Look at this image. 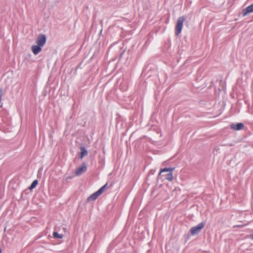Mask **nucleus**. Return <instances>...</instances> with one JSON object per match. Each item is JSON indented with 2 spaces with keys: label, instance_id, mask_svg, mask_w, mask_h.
Wrapping results in <instances>:
<instances>
[{
  "label": "nucleus",
  "instance_id": "nucleus-13",
  "mask_svg": "<svg viewBox=\"0 0 253 253\" xmlns=\"http://www.w3.org/2000/svg\"><path fill=\"white\" fill-rule=\"evenodd\" d=\"M2 96V92L1 90H0V103H1V101Z\"/></svg>",
  "mask_w": 253,
  "mask_h": 253
},
{
  "label": "nucleus",
  "instance_id": "nucleus-3",
  "mask_svg": "<svg viewBox=\"0 0 253 253\" xmlns=\"http://www.w3.org/2000/svg\"><path fill=\"white\" fill-rule=\"evenodd\" d=\"M174 169V168H164L161 170L159 175H161V173L163 172H169L166 174L162 175V176L164 177V179L171 181L172 180L173 178L172 171Z\"/></svg>",
  "mask_w": 253,
  "mask_h": 253
},
{
  "label": "nucleus",
  "instance_id": "nucleus-7",
  "mask_svg": "<svg viewBox=\"0 0 253 253\" xmlns=\"http://www.w3.org/2000/svg\"><path fill=\"white\" fill-rule=\"evenodd\" d=\"M31 50L32 52V53L35 55H36L38 54L41 51H42V47H40L39 46L34 44L31 46Z\"/></svg>",
  "mask_w": 253,
  "mask_h": 253
},
{
  "label": "nucleus",
  "instance_id": "nucleus-1",
  "mask_svg": "<svg viewBox=\"0 0 253 253\" xmlns=\"http://www.w3.org/2000/svg\"><path fill=\"white\" fill-rule=\"evenodd\" d=\"M108 189H109V186H108L107 183H106L97 191L89 196L87 199V202H90L95 201L100 195H101V194L104 192Z\"/></svg>",
  "mask_w": 253,
  "mask_h": 253
},
{
  "label": "nucleus",
  "instance_id": "nucleus-14",
  "mask_svg": "<svg viewBox=\"0 0 253 253\" xmlns=\"http://www.w3.org/2000/svg\"><path fill=\"white\" fill-rule=\"evenodd\" d=\"M242 226H243L242 225H236V226H234L233 227H242Z\"/></svg>",
  "mask_w": 253,
  "mask_h": 253
},
{
  "label": "nucleus",
  "instance_id": "nucleus-12",
  "mask_svg": "<svg viewBox=\"0 0 253 253\" xmlns=\"http://www.w3.org/2000/svg\"><path fill=\"white\" fill-rule=\"evenodd\" d=\"M53 236L54 237V238H59V239H61L63 238V235H61V234H58L57 232H53Z\"/></svg>",
  "mask_w": 253,
  "mask_h": 253
},
{
  "label": "nucleus",
  "instance_id": "nucleus-6",
  "mask_svg": "<svg viewBox=\"0 0 253 253\" xmlns=\"http://www.w3.org/2000/svg\"><path fill=\"white\" fill-rule=\"evenodd\" d=\"M87 169V167L84 163H83L81 166L78 167L75 170V174L77 175H80L84 172Z\"/></svg>",
  "mask_w": 253,
  "mask_h": 253
},
{
  "label": "nucleus",
  "instance_id": "nucleus-8",
  "mask_svg": "<svg viewBox=\"0 0 253 253\" xmlns=\"http://www.w3.org/2000/svg\"><path fill=\"white\" fill-rule=\"evenodd\" d=\"M244 127L243 124L240 123L237 124H232L231 125V128L235 130L243 129Z\"/></svg>",
  "mask_w": 253,
  "mask_h": 253
},
{
  "label": "nucleus",
  "instance_id": "nucleus-10",
  "mask_svg": "<svg viewBox=\"0 0 253 253\" xmlns=\"http://www.w3.org/2000/svg\"><path fill=\"white\" fill-rule=\"evenodd\" d=\"M81 152L80 158L82 159L84 156L87 155V151L84 147H81Z\"/></svg>",
  "mask_w": 253,
  "mask_h": 253
},
{
  "label": "nucleus",
  "instance_id": "nucleus-11",
  "mask_svg": "<svg viewBox=\"0 0 253 253\" xmlns=\"http://www.w3.org/2000/svg\"><path fill=\"white\" fill-rule=\"evenodd\" d=\"M38 184V180H35L32 182V184L31 185V186L29 187V190H32L33 188H34L35 187H36L37 186Z\"/></svg>",
  "mask_w": 253,
  "mask_h": 253
},
{
  "label": "nucleus",
  "instance_id": "nucleus-2",
  "mask_svg": "<svg viewBox=\"0 0 253 253\" xmlns=\"http://www.w3.org/2000/svg\"><path fill=\"white\" fill-rule=\"evenodd\" d=\"M185 20V18L183 16L178 18L175 27V34L176 36H178L181 33Z\"/></svg>",
  "mask_w": 253,
  "mask_h": 253
},
{
  "label": "nucleus",
  "instance_id": "nucleus-5",
  "mask_svg": "<svg viewBox=\"0 0 253 253\" xmlns=\"http://www.w3.org/2000/svg\"><path fill=\"white\" fill-rule=\"evenodd\" d=\"M46 40L45 36L41 34L38 36L36 40V44L42 48L45 43Z\"/></svg>",
  "mask_w": 253,
  "mask_h": 253
},
{
  "label": "nucleus",
  "instance_id": "nucleus-15",
  "mask_svg": "<svg viewBox=\"0 0 253 253\" xmlns=\"http://www.w3.org/2000/svg\"><path fill=\"white\" fill-rule=\"evenodd\" d=\"M250 237L253 240V234L250 235Z\"/></svg>",
  "mask_w": 253,
  "mask_h": 253
},
{
  "label": "nucleus",
  "instance_id": "nucleus-9",
  "mask_svg": "<svg viewBox=\"0 0 253 253\" xmlns=\"http://www.w3.org/2000/svg\"><path fill=\"white\" fill-rule=\"evenodd\" d=\"M253 12V4L248 6L245 9L243 10L244 15L245 16L247 14Z\"/></svg>",
  "mask_w": 253,
  "mask_h": 253
},
{
  "label": "nucleus",
  "instance_id": "nucleus-4",
  "mask_svg": "<svg viewBox=\"0 0 253 253\" xmlns=\"http://www.w3.org/2000/svg\"><path fill=\"white\" fill-rule=\"evenodd\" d=\"M205 224L204 222L199 223L196 226L193 227L190 230V232L192 235H195L199 233L201 230L205 226Z\"/></svg>",
  "mask_w": 253,
  "mask_h": 253
}]
</instances>
